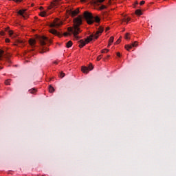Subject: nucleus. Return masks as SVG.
<instances>
[{"label":"nucleus","mask_w":176,"mask_h":176,"mask_svg":"<svg viewBox=\"0 0 176 176\" xmlns=\"http://www.w3.org/2000/svg\"><path fill=\"white\" fill-rule=\"evenodd\" d=\"M83 23V21L82 20V16L79 15L78 16L74 19V25L73 27H69L67 28L68 32L64 33V36H71V35L74 34V38L76 39H79V32H82L80 30V25Z\"/></svg>","instance_id":"nucleus-1"},{"label":"nucleus","mask_w":176,"mask_h":176,"mask_svg":"<svg viewBox=\"0 0 176 176\" xmlns=\"http://www.w3.org/2000/svg\"><path fill=\"white\" fill-rule=\"evenodd\" d=\"M104 32V28L103 27H100L98 30L96 32L95 34H91L89 37H87L85 41L80 40V44H79V47H83V46H86V43H89V42H91L94 39H98V36L101 35Z\"/></svg>","instance_id":"nucleus-2"},{"label":"nucleus","mask_w":176,"mask_h":176,"mask_svg":"<svg viewBox=\"0 0 176 176\" xmlns=\"http://www.w3.org/2000/svg\"><path fill=\"white\" fill-rule=\"evenodd\" d=\"M84 18L85 19V20L87 21V24L91 25L93 24V23H94V21H96V23H100V17H98V16H93V14H91V13L85 11L84 12Z\"/></svg>","instance_id":"nucleus-3"},{"label":"nucleus","mask_w":176,"mask_h":176,"mask_svg":"<svg viewBox=\"0 0 176 176\" xmlns=\"http://www.w3.org/2000/svg\"><path fill=\"white\" fill-rule=\"evenodd\" d=\"M37 38L38 39L41 46H45V45H46V43L49 41V38H47V37L45 36H38L37 37Z\"/></svg>","instance_id":"nucleus-4"},{"label":"nucleus","mask_w":176,"mask_h":176,"mask_svg":"<svg viewBox=\"0 0 176 176\" xmlns=\"http://www.w3.org/2000/svg\"><path fill=\"white\" fill-rule=\"evenodd\" d=\"M93 65L91 64L89 67L82 66L81 70L84 74H89V71L93 70Z\"/></svg>","instance_id":"nucleus-5"},{"label":"nucleus","mask_w":176,"mask_h":176,"mask_svg":"<svg viewBox=\"0 0 176 176\" xmlns=\"http://www.w3.org/2000/svg\"><path fill=\"white\" fill-rule=\"evenodd\" d=\"M60 25H63V22L60 21V19H54V23L51 24V27H55L57 28V27H60Z\"/></svg>","instance_id":"nucleus-6"},{"label":"nucleus","mask_w":176,"mask_h":176,"mask_svg":"<svg viewBox=\"0 0 176 176\" xmlns=\"http://www.w3.org/2000/svg\"><path fill=\"white\" fill-rule=\"evenodd\" d=\"M138 46V42L135 41L133 43H132L131 45H125V49L128 51L130 50V49H132L133 47H135Z\"/></svg>","instance_id":"nucleus-7"},{"label":"nucleus","mask_w":176,"mask_h":176,"mask_svg":"<svg viewBox=\"0 0 176 176\" xmlns=\"http://www.w3.org/2000/svg\"><path fill=\"white\" fill-rule=\"evenodd\" d=\"M69 14H71L72 17H75V16L79 14V8H77L74 11H70Z\"/></svg>","instance_id":"nucleus-8"},{"label":"nucleus","mask_w":176,"mask_h":176,"mask_svg":"<svg viewBox=\"0 0 176 176\" xmlns=\"http://www.w3.org/2000/svg\"><path fill=\"white\" fill-rule=\"evenodd\" d=\"M5 31H6V32H8V34H9V35H10V36L11 38H14V36H14V35L13 34V31L9 30V28H6L5 29Z\"/></svg>","instance_id":"nucleus-9"},{"label":"nucleus","mask_w":176,"mask_h":176,"mask_svg":"<svg viewBox=\"0 0 176 176\" xmlns=\"http://www.w3.org/2000/svg\"><path fill=\"white\" fill-rule=\"evenodd\" d=\"M27 10H20L19 12H18V14H20V16H22V17H23V19H25V11Z\"/></svg>","instance_id":"nucleus-10"},{"label":"nucleus","mask_w":176,"mask_h":176,"mask_svg":"<svg viewBox=\"0 0 176 176\" xmlns=\"http://www.w3.org/2000/svg\"><path fill=\"white\" fill-rule=\"evenodd\" d=\"M50 32H51V34H53V35H57L58 36H60V33L54 29L50 30Z\"/></svg>","instance_id":"nucleus-11"},{"label":"nucleus","mask_w":176,"mask_h":176,"mask_svg":"<svg viewBox=\"0 0 176 176\" xmlns=\"http://www.w3.org/2000/svg\"><path fill=\"white\" fill-rule=\"evenodd\" d=\"M29 43L32 47H34L35 46V43H36V41L35 39H30L29 40Z\"/></svg>","instance_id":"nucleus-12"},{"label":"nucleus","mask_w":176,"mask_h":176,"mask_svg":"<svg viewBox=\"0 0 176 176\" xmlns=\"http://www.w3.org/2000/svg\"><path fill=\"white\" fill-rule=\"evenodd\" d=\"M113 39H115V37H113V36L110 37V38L109 40L108 47H109V46H111V45H112V43H113Z\"/></svg>","instance_id":"nucleus-13"},{"label":"nucleus","mask_w":176,"mask_h":176,"mask_svg":"<svg viewBox=\"0 0 176 176\" xmlns=\"http://www.w3.org/2000/svg\"><path fill=\"white\" fill-rule=\"evenodd\" d=\"M49 49L46 47H43L42 50L40 52L41 54H43V53H46V52H48Z\"/></svg>","instance_id":"nucleus-14"},{"label":"nucleus","mask_w":176,"mask_h":176,"mask_svg":"<svg viewBox=\"0 0 176 176\" xmlns=\"http://www.w3.org/2000/svg\"><path fill=\"white\" fill-rule=\"evenodd\" d=\"M29 93H30L31 94H34L35 93H36V89L32 88L30 89Z\"/></svg>","instance_id":"nucleus-15"},{"label":"nucleus","mask_w":176,"mask_h":176,"mask_svg":"<svg viewBox=\"0 0 176 176\" xmlns=\"http://www.w3.org/2000/svg\"><path fill=\"white\" fill-rule=\"evenodd\" d=\"M72 46V41H69L66 43V47L69 48Z\"/></svg>","instance_id":"nucleus-16"},{"label":"nucleus","mask_w":176,"mask_h":176,"mask_svg":"<svg viewBox=\"0 0 176 176\" xmlns=\"http://www.w3.org/2000/svg\"><path fill=\"white\" fill-rule=\"evenodd\" d=\"M135 14L138 16H141L142 14V12L140 10H136Z\"/></svg>","instance_id":"nucleus-17"},{"label":"nucleus","mask_w":176,"mask_h":176,"mask_svg":"<svg viewBox=\"0 0 176 176\" xmlns=\"http://www.w3.org/2000/svg\"><path fill=\"white\" fill-rule=\"evenodd\" d=\"M49 91H50V93H54V88L52 85H50Z\"/></svg>","instance_id":"nucleus-18"},{"label":"nucleus","mask_w":176,"mask_h":176,"mask_svg":"<svg viewBox=\"0 0 176 176\" xmlns=\"http://www.w3.org/2000/svg\"><path fill=\"white\" fill-rule=\"evenodd\" d=\"M130 18L129 17H125L122 19V21H124V23H129L130 21Z\"/></svg>","instance_id":"nucleus-19"},{"label":"nucleus","mask_w":176,"mask_h":176,"mask_svg":"<svg viewBox=\"0 0 176 176\" xmlns=\"http://www.w3.org/2000/svg\"><path fill=\"white\" fill-rule=\"evenodd\" d=\"M16 43L18 45H24V41L23 40H17Z\"/></svg>","instance_id":"nucleus-20"},{"label":"nucleus","mask_w":176,"mask_h":176,"mask_svg":"<svg viewBox=\"0 0 176 176\" xmlns=\"http://www.w3.org/2000/svg\"><path fill=\"white\" fill-rule=\"evenodd\" d=\"M3 53H5V52L2 50H0V60H2V56H3Z\"/></svg>","instance_id":"nucleus-21"},{"label":"nucleus","mask_w":176,"mask_h":176,"mask_svg":"<svg viewBox=\"0 0 176 176\" xmlns=\"http://www.w3.org/2000/svg\"><path fill=\"white\" fill-rule=\"evenodd\" d=\"M124 38H125V39H126V41H129V39H130V33H126L125 34Z\"/></svg>","instance_id":"nucleus-22"},{"label":"nucleus","mask_w":176,"mask_h":176,"mask_svg":"<svg viewBox=\"0 0 176 176\" xmlns=\"http://www.w3.org/2000/svg\"><path fill=\"white\" fill-rule=\"evenodd\" d=\"M40 16H41V17H45L46 16V12L43 11L41 12Z\"/></svg>","instance_id":"nucleus-23"},{"label":"nucleus","mask_w":176,"mask_h":176,"mask_svg":"<svg viewBox=\"0 0 176 176\" xmlns=\"http://www.w3.org/2000/svg\"><path fill=\"white\" fill-rule=\"evenodd\" d=\"M5 84H6L7 86L10 85V80H6L5 81Z\"/></svg>","instance_id":"nucleus-24"},{"label":"nucleus","mask_w":176,"mask_h":176,"mask_svg":"<svg viewBox=\"0 0 176 176\" xmlns=\"http://www.w3.org/2000/svg\"><path fill=\"white\" fill-rule=\"evenodd\" d=\"M60 78H64L65 76V74L64 72H61L60 74H59Z\"/></svg>","instance_id":"nucleus-25"},{"label":"nucleus","mask_w":176,"mask_h":176,"mask_svg":"<svg viewBox=\"0 0 176 176\" xmlns=\"http://www.w3.org/2000/svg\"><path fill=\"white\" fill-rule=\"evenodd\" d=\"M100 10H104V9H107V6H104V5H102L100 7Z\"/></svg>","instance_id":"nucleus-26"},{"label":"nucleus","mask_w":176,"mask_h":176,"mask_svg":"<svg viewBox=\"0 0 176 176\" xmlns=\"http://www.w3.org/2000/svg\"><path fill=\"white\" fill-rule=\"evenodd\" d=\"M109 52V50L108 49H104L102 50V53H108Z\"/></svg>","instance_id":"nucleus-27"},{"label":"nucleus","mask_w":176,"mask_h":176,"mask_svg":"<svg viewBox=\"0 0 176 176\" xmlns=\"http://www.w3.org/2000/svg\"><path fill=\"white\" fill-rule=\"evenodd\" d=\"M102 58V55H100L97 57V61H100V59Z\"/></svg>","instance_id":"nucleus-28"},{"label":"nucleus","mask_w":176,"mask_h":176,"mask_svg":"<svg viewBox=\"0 0 176 176\" xmlns=\"http://www.w3.org/2000/svg\"><path fill=\"white\" fill-rule=\"evenodd\" d=\"M104 1H105V0H97L96 2H98L99 3H102V2H104Z\"/></svg>","instance_id":"nucleus-29"},{"label":"nucleus","mask_w":176,"mask_h":176,"mask_svg":"<svg viewBox=\"0 0 176 176\" xmlns=\"http://www.w3.org/2000/svg\"><path fill=\"white\" fill-rule=\"evenodd\" d=\"M116 45H118V43H120V38H118L117 41L115 43Z\"/></svg>","instance_id":"nucleus-30"},{"label":"nucleus","mask_w":176,"mask_h":176,"mask_svg":"<svg viewBox=\"0 0 176 176\" xmlns=\"http://www.w3.org/2000/svg\"><path fill=\"white\" fill-rule=\"evenodd\" d=\"M107 5H112V0H109Z\"/></svg>","instance_id":"nucleus-31"},{"label":"nucleus","mask_w":176,"mask_h":176,"mask_svg":"<svg viewBox=\"0 0 176 176\" xmlns=\"http://www.w3.org/2000/svg\"><path fill=\"white\" fill-rule=\"evenodd\" d=\"M0 35L3 36L5 35V32H3V31L0 32Z\"/></svg>","instance_id":"nucleus-32"},{"label":"nucleus","mask_w":176,"mask_h":176,"mask_svg":"<svg viewBox=\"0 0 176 176\" xmlns=\"http://www.w3.org/2000/svg\"><path fill=\"white\" fill-rule=\"evenodd\" d=\"M145 3V1H142L140 3V6H142Z\"/></svg>","instance_id":"nucleus-33"},{"label":"nucleus","mask_w":176,"mask_h":176,"mask_svg":"<svg viewBox=\"0 0 176 176\" xmlns=\"http://www.w3.org/2000/svg\"><path fill=\"white\" fill-rule=\"evenodd\" d=\"M14 2H22L23 0H13Z\"/></svg>","instance_id":"nucleus-34"},{"label":"nucleus","mask_w":176,"mask_h":176,"mask_svg":"<svg viewBox=\"0 0 176 176\" xmlns=\"http://www.w3.org/2000/svg\"><path fill=\"white\" fill-rule=\"evenodd\" d=\"M6 42L7 43H9V42H10V40L9 38H6Z\"/></svg>","instance_id":"nucleus-35"},{"label":"nucleus","mask_w":176,"mask_h":176,"mask_svg":"<svg viewBox=\"0 0 176 176\" xmlns=\"http://www.w3.org/2000/svg\"><path fill=\"white\" fill-rule=\"evenodd\" d=\"M117 56H118V57H120V52H117Z\"/></svg>","instance_id":"nucleus-36"},{"label":"nucleus","mask_w":176,"mask_h":176,"mask_svg":"<svg viewBox=\"0 0 176 176\" xmlns=\"http://www.w3.org/2000/svg\"><path fill=\"white\" fill-rule=\"evenodd\" d=\"M87 0H80V2H86Z\"/></svg>","instance_id":"nucleus-37"},{"label":"nucleus","mask_w":176,"mask_h":176,"mask_svg":"<svg viewBox=\"0 0 176 176\" xmlns=\"http://www.w3.org/2000/svg\"><path fill=\"white\" fill-rule=\"evenodd\" d=\"M41 10H43V7H40Z\"/></svg>","instance_id":"nucleus-38"},{"label":"nucleus","mask_w":176,"mask_h":176,"mask_svg":"<svg viewBox=\"0 0 176 176\" xmlns=\"http://www.w3.org/2000/svg\"><path fill=\"white\" fill-rule=\"evenodd\" d=\"M135 5H138V1H135Z\"/></svg>","instance_id":"nucleus-39"},{"label":"nucleus","mask_w":176,"mask_h":176,"mask_svg":"<svg viewBox=\"0 0 176 176\" xmlns=\"http://www.w3.org/2000/svg\"><path fill=\"white\" fill-rule=\"evenodd\" d=\"M109 28H106V31H109Z\"/></svg>","instance_id":"nucleus-40"},{"label":"nucleus","mask_w":176,"mask_h":176,"mask_svg":"<svg viewBox=\"0 0 176 176\" xmlns=\"http://www.w3.org/2000/svg\"><path fill=\"white\" fill-rule=\"evenodd\" d=\"M54 64H58L57 61L54 62Z\"/></svg>","instance_id":"nucleus-41"},{"label":"nucleus","mask_w":176,"mask_h":176,"mask_svg":"<svg viewBox=\"0 0 176 176\" xmlns=\"http://www.w3.org/2000/svg\"><path fill=\"white\" fill-rule=\"evenodd\" d=\"M2 68H3L2 67H0V69H2Z\"/></svg>","instance_id":"nucleus-42"},{"label":"nucleus","mask_w":176,"mask_h":176,"mask_svg":"<svg viewBox=\"0 0 176 176\" xmlns=\"http://www.w3.org/2000/svg\"><path fill=\"white\" fill-rule=\"evenodd\" d=\"M15 46H17V44H15Z\"/></svg>","instance_id":"nucleus-43"}]
</instances>
